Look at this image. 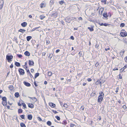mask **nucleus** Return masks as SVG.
Segmentation results:
<instances>
[{
  "mask_svg": "<svg viewBox=\"0 0 127 127\" xmlns=\"http://www.w3.org/2000/svg\"><path fill=\"white\" fill-rule=\"evenodd\" d=\"M46 6V3H41L40 4V6L41 8L45 7Z\"/></svg>",
  "mask_w": 127,
  "mask_h": 127,
  "instance_id": "nucleus-18",
  "label": "nucleus"
},
{
  "mask_svg": "<svg viewBox=\"0 0 127 127\" xmlns=\"http://www.w3.org/2000/svg\"><path fill=\"white\" fill-rule=\"evenodd\" d=\"M64 107L66 108H67L68 107V105L66 103H64Z\"/></svg>",
  "mask_w": 127,
  "mask_h": 127,
  "instance_id": "nucleus-46",
  "label": "nucleus"
},
{
  "mask_svg": "<svg viewBox=\"0 0 127 127\" xmlns=\"http://www.w3.org/2000/svg\"><path fill=\"white\" fill-rule=\"evenodd\" d=\"M34 84L36 87H37L38 86L37 84L36 83L35 81H34Z\"/></svg>",
  "mask_w": 127,
  "mask_h": 127,
  "instance_id": "nucleus-63",
  "label": "nucleus"
},
{
  "mask_svg": "<svg viewBox=\"0 0 127 127\" xmlns=\"http://www.w3.org/2000/svg\"><path fill=\"white\" fill-rule=\"evenodd\" d=\"M32 37L31 36H28L27 37V40L28 41H29L32 38Z\"/></svg>",
  "mask_w": 127,
  "mask_h": 127,
  "instance_id": "nucleus-24",
  "label": "nucleus"
},
{
  "mask_svg": "<svg viewBox=\"0 0 127 127\" xmlns=\"http://www.w3.org/2000/svg\"><path fill=\"white\" fill-rule=\"evenodd\" d=\"M4 3L3 0H0V10H1L3 8Z\"/></svg>",
  "mask_w": 127,
  "mask_h": 127,
  "instance_id": "nucleus-7",
  "label": "nucleus"
},
{
  "mask_svg": "<svg viewBox=\"0 0 127 127\" xmlns=\"http://www.w3.org/2000/svg\"><path fill=\"white\" fill-rule=\"evenodd\" d=\"M119 79H122V75L121 74H119Z\"/></svg>",
  "mask_w": 127,
  "mask_h": 127,
  "instance_id": "nucleus-48",
  "label": "nucleus"
},
{
  "mask_svg": "<svg viewBox=\"0 0 127 127\" xmlns=\"http://www.w3.org/2000/svg\"><path fill=\"white\" fill-rule=\"evenodd\" d=\"M99 95L97 99V101L99 103L101 104L103 100L104 96V94L102 92L100 91L99 92Z\"/></svg>",
  "mask_w": 127,
  "mask_h": 127,
  "instance_id": "nucleus-1",
  "label": "nucleus"
},
{
  "mask_svg": "<svg viewBox=\"0 0 127 127\" xmlns=\"http://www.w3.org/2000/svg\"><path fill=\"white\" fill-rule=\"evenodd\" d=\"M8 88L11 91H12L14 90V87L12 85H11L8 86Z\"/></svg>",
  "mask_w": 127,
  "mask_h": 127,
  "instance_id": "nucleus-17",
  "label": "nucleus"
},
{
  "mask_svg": "<svg viewBox=\"0 0 127 127\" xmlns=\"http://www.w3.org/2000/svg\"><path fill=\"white\" fill-rule=\"evenodd\" d=\"M20 126L21 127H26L25 124L23 123H21L20 124Z\"/></svg>",
  "mask_w": 127,
  "mask_h": 127,
  "instance_id": "nucleus-31",
  "label": "nucleus"
},
{
  "mask_svg": "<svg viewBox=\"0 0 127 127\" xmlns=\"http://www.w3.org/2000/svg\"><path fill=\"white\" fill-rule=\"evenodd\" d=\"M119 88L118 87H117V88L116 89V90L115 91V92L116 93H117L118 92V90H119Z\"/></svg>",
  "mask_w": 127,
  "mask_h": 127,
  "instance_id": "nucleus-60",
  "label": "nucleus"
},
{
  "mask_svg": "<svg viewBox=\"0 0 127 127\" xmlns=\"http://www.w3.org/2000/svg\"><path fill=\"white\" fill-rule=\"evenodd\" d=\"M13 58V56L12 54L8 53L6 56V60L8 62L10 63L12 61Z\"/></svg>",
  "mask_w": 127,
  "mask_h": 127,
  "instance_id": "nucleus-2",
  "label": "nucleus"
},
{
  "mask_svg": "<svg viewBox=\"0 0 127 127\" xmlns=\"http://www.w3.org/2000/svg\"><path fill=\"white\" fill-rule=\"evenodd\" d=\"M32 118V115L31 114H29L28 116V119L29 120H31Z\"/></svg>",
  "mask_w": 127,
  "mask_h": 127,
  "instance_id": "nucleus-21",
  "label": "nucleus"
},
{
  "mask_svg": "<svg viewBox=\"0 0 127 127\" xmlns=\"http://www.w3.org/2000/svg\"><path fill=\"white\" fill-rule=\"evenodd\" d=\"M80 57L82 55V52L81 51H80L78 53Z\"/></svg>",
  "mask_w": 127,
  "mask_h": 127,
  "instance_id": "nucleus-49",
  "label": "nucleus"
},
{
  "mask_svg": "<svg viewBox=\"0 0 127 127\" xmlns=\"http://www.w3.org/2000/svg\"><path fill=\"white\" fill-rule=\"evenodd\" d=\"M67 84H70L71 83V79H68L67 80Z\"/></svg>",
  "mask_w": 127,
  "mask_h": 127,
  "instance_id": "nucleus-38",
  "label": "nucleus"
},
{
  "mask_svg": "<svg viewBox=\"0 0 127 127\" xmlns=\"http://www.w3.org/2000/svg\"><path fill=\"white\" fill-rule=\"evenodd\" d=\"M18 105L20 106L22 105V108L24 109H25L27 108L25 103L22 100L19 101V102L18 103Z\"/></svg>",
  "mask_w": 127,
  "mask_h": 127,
  "instance_id": "nucleus-3",
  "label": "nucleus"
},
{
  "mask_svg": "<svg viewBox=\"0 0 127 127\" xmlns=\"http://www.w3.org/2000/svg\"><path fill=\"white\" fill-rule=\"evenodd\" d=\"M2 102L3 106L6 105L7 104V101H2Z\"/></svg>",
  "mask_w": 127,
  "mask_h": 127,
  "instance_id": "nucleus-26",
  "label": "nucleus"
},
{
  "mask_svg": "<svg viewBox=\"0 0 127 127\" xmlns=\"http://www.w3.org/2000/svg\"><path fill=\"white\" fill-rule=\"evenodd\" d=\"M21 26L23 27H26L27 25V23L26 22H24L21 24Z\"/></svg>",
  "mask_w": 127,
  "mask_h": 127,
  "instance_id": "nucleus-19",
  "label": "nucleus"
},
{
  "mask_svg": "<svg viewBox=\"0 0 127 127\" xmlns=\"http://www.w3.org/2000/svg\"><path fill=\"white\" fill-rule=\"evenodd\" d=\"M101 1L102 2L104 3V4H106V0H102Z\"/></svg>",
  "mask_w": 127,
  "mask_h": 127,
  "instance_id": "nucleus-44",
  "label": "nucleus"
},
{
  "mask_svg": "<svg viewBox=\"0 0 127 127\" xmlns=\"http://www.w3.org/2000/svg\"><path fill=\"white\" fill-rule=\"evenodd\" d=\"M125 25L124 23H122L120 25V26L121 27H124Z\"/></svg>",
  "mask_w": 127,
  "mask_h": 127,
  "instance_id": "nucleus-42",
  "label": "nucleus"
},
{
  "mask_svg": "<svg viewBox=\"0 0 127 127\" xmlns=\"http://www.w3.org/2000/svg\"><path fill=\"white\" fill-rule=\"evenodd\" d=\"M124 59L125 62L126 63H127V56L126 57L124 58Z\"/></svg>",
  "mask_w": 127,
  "mask_h": 127,
  "instance_id": "nucleus-56",
  "label": "nucleus"
},
{
  "mask_svg": "<svg viewBox=\"0 0 127 127\" xmlns=\"http://www.w3.org/2000/svg\"><path fill=\"white\" fill-rule=\"evenodd\" d=\"M65 3L64 0H63L59 2V3L61 5H62Z\"/></svg>",
  "mask_w": 127,
  "mask_h": 127,
  "instance_id": "nucleus-35",
  "label": "nucleus"
},
{
  "mask_svg": "<svg viewBox=\"0 0 127 127\" xmlns=\"http://www.w3.org/2000/svg\"><path fill=\"white\" fill-rule=\"evenodd\" d=\"M99 65V63H98V62H97L95 64V66L96 67H97Z\"/></svg>",
  "mask_w": 127,
  "mask_h": 127,
  "instance_id": "nucleus-57",
  "label": "nucleus"
},
{
  "mask_svg": "<svg viewBox=\"0 0 127 127\" xmlns=\"http://www.w3.org/2000/svg\"><path fill=\"white\" fill-rule=\"evenodd\" d=\"M123 107L124 109H126L127 108V107L125 105H124L123 106Z\"/></svg>",
  "mask_w": 127,
  "mask_h": 127,
  "instance_id": "nucleus-64",
  "label": "nucleus"
},
{
  "mask_svg": "<svg viewBox=\"0 0 127 127\" xmlns=\"http://www.w3.org/2000/svg\"><path fill=\"white\" fill-rule=\"evenodd\" d=\"M50 43V41L49 40H47L46 41V44L47 45L49 44Z\"/></svg>",
  "mask_w": 127,
  "mask_h": 127,
  "instance_id": "nucleus-62",
  "label": "nucleus"
},
{
  "mask_svg": "<svg viewBox=\"0 0 127 127\" xmlns=\"http://www.w3.org/2000/svg\"><path fill=\"white\" fill-rule=\"evenodd\" d=\"M55 118L57 119V120L58 121H59L60 120V118L58 116H56L55 117Z\"/></svg>",
  "mask_w": 127,
  "mask_h": 127,
  "instance_id": "nucleus-43",
  "label": "nucleus"
},
{
  "mask_svg": "<svg viewBox=\"0 0 127 127\" xmlns=\"http://www.w3.org/2000/svg\"><path fill=\"white\" fill-rule=\"evenodd\" d=\"M98 24L100 25V26H108L110 25V24H107L106 23H105L104 24H103V23H98Z\"/></svg>",
  "mask_w": 127,
  "mask_h": 127,
  "instance_id": "nucleus-14",
  "label": "nucleus"
},
{
  "mask_svg": "<svg viewBox=\"0 0 127 127\" xmlns=\"http://www.w3.org/2000/svg\"><path fill=\"white\" fill-rule=\"evenodd\" d=\"M127 67V65L126 64L123 68H121L120 69V73H122L123 71Z\"/></svg>",
  "mask_w": 127,
  "mask_h": 127,
  "instance_id": "nucleus-11",
  "label": "nucleus"
},
{
  "mask_svg": "<svg viewBox=\"0 0 127 127\" xmlns=\"http://www.w3.org/2000/svg\"><path fill=\"white\" fill-rule=\"evenodd\" d=\"M29 98L30 99H32V100H33L34 101H33L34 102H35L37 101V99L35 97H29Z\"/></svg>",
  "mask_w": 127,
  "mask_h": 127,
  "instance_id": "nucleus-20",
  "label": "nucleus"
},
{
  "mask_svg": "<svg viewBox=\"0 0 127 127\" xmlns=\"http://www.w3.org/2000/svg\"><path fill=\"white\" fill-rule=\"evenodd\" d=\"M28 64L30 67L33 66L34 65V63L33 60H29Z\"/></svg>",
  "mask_w": 127,
  "mask_h": 127,
  "instance_id": "nucleus-6",
  "label": "nucleus"
},
{
  "mask_svg": "<svg viewBox=\"0 0 127 127\" xmlns=\"http://www.w3.org/2000/svg\"><path fill=\"white\" fill-rule=\"evenodd\" d=\"M118 70V67H115L113 69V71L117 70Z\"/></svg>",
  "mask_w": 127,
  "mask_h": 127,
  "instance_id": "nucleus-55",
  "label": "nucleus"
},
{
  "mask_svg": "<svg viewBox=\"0 0 127 127\" xmlns=\"http://www.w3.org/2000/svg\"><path fill=\"white\" fill-rule=\"evenodd\" d=\"M87 80L88 82H91L92 81V79L90 78H88L87 79Z\"/></svg>",
  "mask_w": 127,
  "mask_h": 127,
  "instance_id": "nucleus-58",
  "label": "nucleus"
},
{
  "mask_svg": "<svg viewBox=\"0 0 127 127\" xmlns=\"http://www.w3.org/2000/svg\"><path fill=\"white\" fill-rule=\"evenodd\" d=\"M95 84L96 85H97L98 84L100 85V86H101L102 85V83L99 80H98L95 82Z\"/></svg>",
  "mask_w": 127,
  "mask_h": 127,
  "instance_id": "nucleus-13",
  "label": "nucleus"
},
{
  "mask_svg": "<svg viewBox=\"0 0 127 127\" xmlns=\"http://www.w3.org/2000/svg\"><path fill=\"white\" fill-rule=\"evenodd\" d=\"M17 55L19 58H21L22 57V56L21 54H17Z\"/></svg>",
  "mask_w": 127,
  "mask_h": 127,
  "instance_id": "nucleus-52",
  "label": "nucleus"
},
{
  "mask_svg": "<svg viewBox=\"0 0 127 127\" xmlns=\"http://www.w3.org/2000/svg\"><path fill=\"white\" fill-rule=\"evenodd\" d=\"M10 67L11 68H12L13 67V63L11 64V65H10Z\"/></svg>",
  "mask_w": 127,
  "mask_h": 127,
  "instance_id": "nucleus-61",
  "label": "nucleus"
},
{
  "mask_svg": "<svg viewBox=\"0 0 127 127\" xmlns=\"http://www.w3.org/2000/svg\"><path fill=\"white\" fill-rule=\"evenodd\" d=\"M23 110L21 108H19L18 109V113H22Z\"/></svg>",
  "mask_w": 127,
  "mask_h": 127,
  "instance_id": "nucleus-28",
  "label": "nucleus"
},
{
  "mask_svg": "<svg viewBox=\"0 0 127 127\" xmlns=\"http://www.w3.org/2000/svg\"><path fill=\"white\" fill-rule=\"evenodd\" d=\"M95 47L97 49H99V45L96 44L95 45Z\"/></svg>",
  "mask_w": 127,
  "mask_h": 127,
  "instance_id": "nucleus-47",
  "label": "nucleus"
},
{
  "mask_svg": "<svg viewBox=\"0 0 127 127\" xmlns=\"http://www.w3.org/2000/svg\"><path fill=\"white\" fill-rule=\"evenodd\" d=\"M26 30H25L22 29H20L18 31L19 32H22V33L25 32H26Z\"/></svg>",
  "mask_w": 127,
  "mask_h": 127,
  "instance_id": "nucleus-27",
  "label": "nucleus"
},
{
  "mask_svg": "<svg viewBox=\"0 0 127 127\" xmlns=\"http://www.w3.org/2000/svg\"><path fill=\"white\" fill-rule=\"evenodd\" d=\"M52 111L55 114H56L58 113V112H57L56 111L54 110H52Z\"/></svg>",
  "mask_w": 127,
  "mask_h": 127,
  "instance_id": "nucleus-54",
  "label": "nucleus"
},
{
  "mask_svg": "<svg viewBox=\"0 0 127 127\" xmlns=\"http://www.w3.org/2000/svg\"><path fill=\"white\" fill-rule=\"evenodd\" d=\"M39 75V73H36L34 75V78H36Z\"/></svg>",
  "mask_w": 127,
  "mask_h": 127,
  "instance_id": "nucleus-34",
  "label": "nucleus"
},
{
  "mask_svg": "<svg viewBox=\"0 0 127 127\" xmlns=\"http://www.w3.org/2000/svg\"><path fill=\"white\" fill-rule=\"evenodd\" d=\"M20 117L22 119H25V115H22L20 116Z\"/></svg>",
  "mask_w": 127,
  "mask_h": 127,
  "instance_id": "nucleus-40",
  "label": "nucleus"
},
{
  "mask_svg": "<svg viewBox=\"0 0 127 127\" xmlns=\"http://www.w3.org/2000/svg\"><path fill=\"white\" fill-rule=\"evenodd\" d=\"M52 74V72L51 71H49L48 72V76H51Z\"/></svg>",
  "mask_w": 127,
  "mask_h": 127,
  "instance_id": "nucleus-36",
  "label": "nucleus"
},
{
  "mask_svg": "<svg viewBox=\"0 0 127 127\" xmlns=\"http://www.w3.org/2000/svg\"><path fill=\"white\" fill-rule=\"evenodd\" d=\"M40 19L41 20H42L45 17V16H44V15H40Z\"/></svg>",
  "mask_w": 127,
  "mask_h": 127,
  "instance_id": "nucleus-30",
  "label": "nucleus"
},
{
  "mask_svg": "<svg viewBox=\"0 0 127 127\" xmlns=\"http://www.w3.org/2000/svg\"><path fill=\"white\" fill-rule=\"evenodd\" d=\"M18 71L20 75H23L25 74V72L24 70L21 68H19L18 69Z\"/></svg>",
  "mask_w": 127,
  "mask_h": 127,
  "instance_id": "nucleus-5",
  "label": "nucleus"
},
{
  "mask_svg": "<svg viewBox=\"0 0 127 127\" xmlns=\"http://www.w3.org/2000/svg\"><path fill=\"white\" fill-rule=\"evenodd\" d=\"M15 64L17 66V67H20V63L17 62H15Z\"/></svg>",
  "mask_w": 127,
  "mask_h": 127,
  "instance_id": "nucleus-23",
  "label": "nucleus"
},
{
  "mask_svg": "<svg viewBox=\"0 0 127 127\" xmlns=\"http://www.w3.org/2000/svg\"><path fill=\"white\" fill-rule=\"evenodd\" d=\"M104 10V8H100L99 10V13L100 15H102V13L103 12Z\"/></svg>",
  "mask_w": 127,
  "mask_h": 127,
  "instance_id": "nucleus-15",
  "label": "nucleus"
},
{
  "mask_svg": "<svg viewBox=\"0 0 127 127\" xmlns=\"http://www.w3.org/2000/svg\"><path fill=\"white\" fill-rule=\"evenodd\" d=\"M30 70H31V72L32 73H33L34 72V69L33 68H31L30 69Z\"/></svg>",
  "mask_w": 127,
  "mask_h": 127,
  "instance_id": "nucleus-51",
  "label": "nucleus"
},
{
  "mask_svg": "<svg viewBox=\"0 0 127 127\" xmlns=\"http://www.w3.org/2000/svg\"><path fill=\"white\" fill-rule=\"evenodd\" d=\"M50 2L52 4H53L54 3V0H51L50 1Z\"/></svg>",
  "mask_w": 127,
  "mask_h": 127,
  "instance_id": "nucleus-45",
  "label": "nucleus"
},
{
  "mask_svg": "<svg viewBox=\"0 0 127 127\" xmlns=\"http://www.w3.org/2000/svg\"><path fill=\"white\" fill-rule=\"evenodd\" d=\"M49 105L52 108H54L56 107L55 104L52 102L49 103Z\"/></svg>",
  "mask_w": 127,
  "mask_h": 127,
  "instance_id": "nucleus-12",
  "label": "nucleus"
},
{
  "mask_svg": "<svg viewBox=\"0 0 127 127\" xmlns=\"http://www.w3.org/2000/svg\"><path fill=\"white\" fill-rule=\"evenodd\" d=\"M120 35L121 37H125L127 36V32L125 29H123L121 30Z\"/></svg>",
  "mask_w": 127,
  "mask_h": 127,
  "instance_id": "nucleus-4",
  "label": "nucleus"
},
{
  "mask_svg": "<svg viewBox=\"0 0 127 127\" xmlns=\"http://www.w3.org/2000/svg\"><path fill=\"white\" fill-rule=\"evenodd\" d=\"M110 48L109 46H108V47L107 48H105V50L106 51H107L108 50H109Z\"/></svg>",
  "mask_w": 127,
  "mask_h": 127,
  "instance_id": "nucleus-59",
  "label": "nucleus"
},
{
  "mask_svg": "<svg viewBox=\"0 0 127 127\" xmlns=\"http://www.w3.org/2000/svg\"><path fill=\"white\" fill-rule=\"evenodd\" d=\"M75 125L72 123L70 124V127H74Z\"/></svg>",
  "mask_w": 127,
  "mask_h": 127,
  "instance_id": "nucleus-50",
  "label": "nucleus"
},
{
  "mask_svg": "<svg viewBox=\"0 0 127 127\" xmlns=\"http://www.w3.org/2000/svg\"><path fill=\"white\" fill-rule=\"evenodd\" d=\"M27 73V74L28 75H29L31 78H32L33 77V76L30 72L29 69L26 70Z\"/></svg>",
  "mask_w": 127,
  "mask_h": 127,
  "instance_id": "nucleus-8",
  "label": "nucleus"
},
{
  "mask_svg": "<svg viewBox=\"0 0 127 127\" xmlns=\"http://www.w3.org/2000/svg\"><path fill=\"white\" fill-rule=\"evenodd\" d=\"M62 124L63 125H65L67 124V122L65 120H64L63 121Z\"/></svg>",
  "mask_w": 127,
  "mask_h": 127,
  "instance_id": "nucleus-37",
  "label": "nucleus"
},
{
  "mask_svg": "<svg viewBox=\"0 0 127 127\" xmlns=\"http://www.w3.org/2000/svg\"><path fill=\"white\" fill-rule=\"evenodd\" d=\"M15 96L16 97L18 98L20 96V95L19 93H15L14 94Z\"/></svg>",
  "mask_w": 127,
  "mask_h": 127,
  "instance_id": "nucleus-25",
  "label": "nucleus"
},
{
  "mask_svg": "<svg viewBox=\"0 0 127 127\" xmlns=\"http://www.w3.org/2000/svg\"><path fill=\"white\" fill-rule=\"evenodd\" d=\"M47 124L49 126H50L51 125V123L50 121H48L47 122Z\"/></svg>",
  "mask_w": 127,
  "mask_h": 127,
  "instance_id": "nucleus-39",
  "label": "nucleus"
},
{
  "mask_svg": "<svg viewBox=\"0 0 127 127\" xmlns=\"http://www.w3.org/2000/svg\"><path fill=\"white\" fill-rule=\"evenodd\" d=\"M25 64L24 65H23V68L24 69H25L26 70H27L29 69L28 68V66L27 65V63L25 62Z\"/></svg>",
  "mask_w": 127,
  "mask_h": 127,
  "instance_id": "nucleus-16",
  "label": "nucleus"
},
{
  "mask_svg": "<svg viewBox=\"0 0 127 127\" xmlns=\"http://www.w3.org/2000/svg\"><path fill=\"white\" fill-rule=\"evenodd\" d=\"M23 83L27 87H30L31 86V85L30 83L26 81H24L23 82Z\"/></svg>",
  "mask_w": 127,
  "mask_h": 127,
  "instance_id": "nucleus-10",
  "label": "nucleus"
},
{
  "mask_svg": "<svg viewBox=\"0 0 127 127\" xmlns=\"http://www.w3.org/2000/svg\"><path fill=\"white\" fill-rule=\"evenodd\" d=\"M96 95V93L94 92H92L90 95V96L91 97L94 96Z\"/></svg>",
  "mask_w": 127,
  "mask_h": 127,
  "instance_id": "nucleus-32",
  "label": "nucleus"
},
{
  "mask_svg": "<svg viewBox=\"0 0 127 127\" xmlns=\"http://www.w3.org/2000/svg\"><path fill=\"white\" fill-rule=\"evenodd\" d=\"M28 107L31 109H33L34 107V104L32 103H27Z\"/></svg>",
  "mask_w": 127,
  "mask_h": 127,
  "instance_id": "nucleus-9",
  "label": "nucleus"
},
{
  "mask_svg": "<svg viewBox=\"0 0 127 127\" xmlns=\"http://www.w3.org/2000/svg\"><path fill=\"white\" fill-rule=\"evenodd\" d=\"M88 29H89L90 31L91 32H92L94 30V29L93 28V27H92L91 28H90V27H88Z\"/></svg>",
  "mask_w": 127,
  "mask_h": 127,
  "instance_id": "nucleus-33",
  "label": "nucleus"
},
{
  "mask_svg": "<svg viewBox=\"0 0 127 127\" xmlns=\"http://www.w3.org/2000/svg\"><path fill=\"white\" fill-rule=\"evenodd\" d=\"M37 119L39 121H41L42 120L41 118L39 117H37Z\"/></svg>",
  "mask_w": 127,
  "mask_h": 127,
  "instance_id": "nucleus-53",
  "label": "nucleus"
},
{
  "mask_svg": "<svg viewBox=\"0 0 127 127\" xmlns=\"http://www.w3.org/2000/svg\"><path fill=\"white\" fill-rule=\"evenodd\" d=\"M2 101H7L6 98L5 97H4L2 98Z\"/></svg>",
  "mask_w": 127,
  "mask_h": 127,
  "instance_id": "nucleus-41",
  "label": "nucleus"
},
{
  "mask_svg": "<svg viewBox=\"0 0 127 127\" xmlns=\"http://www.w3.org/2000/svg\"><path fill=\"white\" fill-rule=\"evenodd\" d=\"M103 16L105 18H107L108 17L107 13H104L103 14Z\"/></svg>",
  "mask_w": 127,
  "mask_h": 127,
  "instance_id": "nucleus-29",
  "label": "nucleus"
},
{
  "mask_svg": "<svg viewBox=\"0 0 127 127\" xmlns=\"http://www.w3.org/2000/svg\"><path fill=\"white\" fill-rule=\"evenodd\" d=\"M25 55L27 56H29L30 55V53L28 51H26L24 53Z\"/></svg>",
  "mask_w": 127,
  "mask_h": 127,
  "instance_id": "nucleus-22",
  "label": "nucleus"
}]
</instances>
